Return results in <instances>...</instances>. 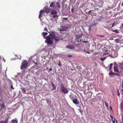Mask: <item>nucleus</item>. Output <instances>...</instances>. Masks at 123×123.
Returning a JSON list of instances; mask_svg holds the SVG:
<instances>
[{
    "label": "nucleus",
    "instance_id": "nucleus-1",
    "mask_svg": "<svg viewBox=\"0 0 123 123\" xmlns=\"http://www.w3.org/2000/svg\"><path fill=\"white\" fill-rule=\"evenodd\" d=\"M49 33V35L48 36L46 37V39L45 41V43H47L48 45L52 44L53 43V40L54 39V37L55 36V32H50Z\"/></svg>",
    "mask_w": 123,
    "mask_h": 123
},
{
    "label": "nucleus",
    "instance_id": "nucleus-2",
    "mask_svg": "<svg viewBox=\"0 0 123 123\" xmlns=\"http://www.w3.org/2000/svg\"><path fill=\"white\" fill-rule=\"evenodd\" d=\"M28 63L26 60H23L21 63L20 68L23 69L27 67Z\"/></svg>",
    "mask_w": 123,
    "mask_h": 123
},
{
    "label": "nucleus",
    "instance_id": "nucleus-3",
    "mask_svg": "<svg viewBox=\"0 0 123 123\" xmlns=\"http://www.w3.org/2000/svg\"><path fill=\"white\" fill-rule=\"evenodd\" d=\"M60 88L61 91L65 94L67 93L68 92L67 89L62 84L60 86Z\"/></svg>",
    "mask_w": 123,
    "mask_h": 123
},
{
    "label": "nucleus",
    "instance_id": "nucleus-4",
    "mask_svg": "<svg viewBox=\"0 0 123 123\" xmlns=\"http://www.w3.org/2000/svg\"><path fill=\"white\" fill-rule=\"evenodd\" d=\"M66 48L71 49H74L75 48L74 46L72 45H68L66 46Z\"/></svg>",
    "mask_w": 123,
    "mask_h": 123
},
{
    "label": "nucleus",
    "instance_id": "nucleus-5",
    "mask_svg": "<svg viewBox=\"0 0 123 123\" xmlns=\"http://www.w3.org/2000/svg\"><path fill=\"white\" fill-rule=\"evenodd\" d=\"M50 10L51 9H50L46 8H44V12H45L46 13H48L50 12Z\"/></svg>",
    "mask_w": 123,
    "mask_h": 123
},
{
    "label": "nucleus",
    "instance_id": "nucleus-6",
    "mask_svg": "<svg viewBox=\"0 0 123 123\" xmlns=\"http://www.w3.org/2000/svg\"><path fill=\"white\" fill-rule=\"evenodd\" d=\"M73 102L76 105H78L79 104V102L76 98H74L73 100Z\"/></svg>",
    "mask_w": 123,
    "mask_h": 123
},
{
    "label": "nucleus",
    "instance_id": "nucleus-7",
    "mask_svg": "<svg viewBox=\"0 0 123 123\" xmlns=\"http://www.w3.org/2000/svg\"><path fill=\"white\" fill-rule=\"evenodd\" d=\"M81 41L83 43H87V42H88V41H84L81 40H80V41H79V40H77V41H76V42H79L80 43H78L77 44H76V45L77 46L80 45V43Z\"/></svg>",
    "mask_w": 123,
    "mask_h": 123
},
{
    "label": "nucleus",
    "instance_id": "nucleus-8",
    "mask_svg": "<svg viewBox=\"0 0 123 123\" xmlns=\"http://www.w3.org/2000/svg\"><path fill=\"white\" fill-rule=\"evenodd\" d=\"M114 72L120 73V72L118 69L117 66H114Z\"/></svg>",
    "mask_w": 123,
    "mask_h": 123
},
{
    "label": "nucleus",
    "instance_id": "nucleus-9",
    "mask_svg": "<svg viewBox=\"0 0 123 123\" xmlns=\"http://www.w3.org/2000/svg\"><path fill=\"white\" fill-rule=\"evenodd\" d=\"M42 13H44V11L42 10H41L39 12V18H40L41 17L42 15Z\"/></svg>",
    "mask_w": 123,
    "mask_h": 123
},
{
    "label": "nucleus",
    "instance_id": "nucleus-10",
    "mask_svg": "<svg viewBox=\"0 0 123 123\" xmlns=\"http://www.w3.org/2000/svg\"><path fill=\"white\" fill-rule=\"evenodd\" d=\"M57 11L55 10H52L50 12V14L51 15L56 14H57Z\"/></svg>",
    "mask_w": 123,
    "mask_h": 123
},
{
    "label": "nucleus",
    "instance_id": "nucleus-11",
    "mask_svg": "<svg viewBox=\"0 0 123 123\" xmlns=\"http://www.w3.org/2000/svg\"><path fill=\"white\" fill-rule=\"evenodd\" d=\"M120 110L121 111H123V100L121 103L120 105Z\"/></svg>",
    "mask_w": 123,
    "mask_h": 123
},
{
    "label": "nucleus",
    "instance_id": "nucleus-12",
    "mask_svg": "<svg viewBox=\"0 0 123 123\" xmlns=\"http://www.w3.org/2000/svg\"><path fill=\"white\" fill-rule=\"evenodd\" d=\"M92 93H91L90 92H88L87 93V94L88 95L87 96L88 99H89L91 97L92 95Z\"/></svg>",
    "mask_w": 123,
    "mask_h": 123
},
{
    "label": "nucleus",
    "instance_id": "nucleus-13",
    "mask_svg": "<svg viewBox=\"0 0 123 123\" xmlns=\"http://www.w3.org/2000/svg\"><path fill=\"white\" fill-rule=\"evenodd\" d=\"M109 74L111 77H112L113 76H114L115 73L113 72L112 71H111L109 73Z\"/></svg>",
    "mask_w": 123,
    "mask_h": 123
},
{
    "label": "nucleus",
    "instance_id": "nucleus-14",
    "mask_svg": "<svg viewBox=\"0 0 123 123\" xmlns=\"http://www.w3.org/2000/svg\"><path fill=\"white\" fill-rule=\"evenodd\" d=\"M82 35H81L77 34L75 36V37L76 39H79L82 37Z\"/></svg>",
    "mask_w": 123,
    "mask_h": 123
},
{
    "label": "nucleus",
    "instance_id": "nucleus-15",
    "mask_svg": "<svg viewBox=\"0 0 123 123\" xmlns=\"http://www.w3.org/2000/svg\"><path fill=\"white\" fill-rule=\"evenodd\" d=\"M67 28L66 27H62L61 28V31H65L67 30Z\"/></svg>",
    "mask_w": 123,
    "mask_h": 123
},
{
    "label": "nucleus",
    "instance_id": "nucleus-16",
    "mask_svg": "<svg viewBox=\"0 0 123 123\" xmlns=\"http://www.w3.org/2000/svg\"><path fill=\"white\" fill-rule=\"evenodd\" d=\"M51 85L53 86V88L52 90H55L56 89V87L55 86V85L52 82H51Z\"/></svg>",
    "mask_w": 123,
    "mask_h": 123
},
{
    "label": "nucleus",
    "instance_id": "nucleus-17",
    "mask_svg": "<svg viewBox=\"0 0 123 123\" xmlns=\"http://www.w3.org/2000/svg\"><path fill=\"white\" fill-rule=\"evenodd\" d=\"M56 41H58L59 40V37L58 36H55L54 37V39Z\"/></svg>",
    "mask_w": 123,
    "mask_h": 123
},
{
    "label": "nucleus",
    "instance_id": "nucleus-18",
    "mask_svg": "<svg viewBox=\"0 0 123 123\" xmlns=\"http://www.w3.org/2000/svg\"><path fill=\"white\" fill-rule=\"evenodd\" d=\"M54 2H52L50 5V6L51 7H52L53 8H54Z\"/></svg>",
    "mask_w": 123,
    "mask_h": 123
},
{
    "label": "nucleus",
    "instance_id": "nucleus-19",
    "mask_svg": "<svg viewBox=\"0 0 123 123\" xmlns=\"http://www.w3.org/2000/svg\"><path fill=\"white\" fill-rule=\"evenodd\" d=\"M25 89L24 88H21L22 91L24 94L26 92Z\"/></svg>",
    "mask_w": 123,
    "mask_h": 123
},
{
    "label": "nucleus",
    "instance_id": "nucleus-20",
    "mask_svg": "<svg viewBox=\"0 0 123 123\" xmlns=\"http://www.w3.org/2000/svg\"><path fill=\"white\" fill-rule=\"evenodd\" d=\"M69 97L71 100H73L75 98V97L73 96V95H70Z\"/></svg>",
    "mask_w": 123,
    "mask_h": 123
},
{
    "label": "nucleus",
    "instance_id": "nucleus-21",
    "mask_svg": "<svg viewBox=\"0 0 123 123\" xmlns=\"http://www.w3.org/2000/svg\"><path fill=\"white\" fill-rule=\"evenodd\" d=\"M120 123H123V114L122 116L121 120H120Z\"/></svg>",
    "mask_w": 123,
    "mask_h": 123
},
{
    "label": "nucleus",
    "instance_id": "nucleus-22",
    "mask_svg": "<svg viewBox=\"0 0 123 123\" xmlns=\"http://www.w3.org/2000/svg\"><path fill=\"white\" fill-rule=\"evenodd\" d=\"M18 121L17 120L13 119L12 121V123H17Z\"/></svg>",
    "mask_w": 123,
    "mask_h": 123
},
{
    "label": "nucleus",
    "instance_id": "nucleus-23",
    "mask_svg": "<svg viewBox=\"0 0 123 123\" xmlns=\"http://www.w3.org/2000/svg\"><path fill=\"white\" fill-rule=\"evenodd\" d=\"M112 31L113 32H115L117 33H119V31L117 29L116 30H112Z\"/></svg>",
    "mask_w": 123,
    "mask_h": 123
},
{
    "label": "nucleus",
    "instance_id": "nucleus-24",
    "mask_svg": "<svg viewBox=\"0 0 123 123\" xmlns=\"http://www.w3.org/2000/svg\"><path fill=\"white\" fill-rule=\"evenodd\" d=\"M56 5L58 6V8H59L60 7V4L59 2H57L56 3Z\"/></svg>",
    "mask_w": 123,
    "mask_h": 123
},
{
    "label": "nucleus",
    "instance_id": "nucleus-25",
    "mask_svg": "<svg viewBox=\"0 0 123 123\" xmlns=\"http://www.w3.org/2000/svg\"><path fill=\"white\" fill-rule=\"evenodd\" d=\"M113 64L111 63L110 65V68H109V70H111V68L113 66Z\"/></svg>",
    "mask_w": 123,
    "mask_h": 123
},
{
    "label": "nucleus",
    "instance_id": "nucleus-26",
    "mask_svg": "<svg viewBox=\"0 0 123 123\" xmlns=\"http://www.w3.org/2000/svg\"><path fill=\"white\" fill-rule=\"evenodd\" d=\"M43 37L44 36H46L48 34V33L46 32H43Z\"/></svg>",
    "mask_w": 123,
    "mask_h": 123
},
{
    "label": "nucleus",
    "instance_id": "nucleus-27",
    "mask_svg": "<svg viewBox=\"0 0 123 123\" xmlns=\"http://www.w3.org/2000/svg\"><path fill=\"white\" fill-rule=\"evenodd\" d=\"M58 16L56 15H54L52 16V17L54 18H58Z\"/></svg>",
    "mask_w": 123,
    "mask_h": 123
},
{
    "label": "nucleus",
    "instance_id": "nucleus-28",
    "mask_svg": "<svg viewBox=\"0 0 123 123\" xmlns=\"http://www.w3.org/2000/svg\"><path fill=\"white\" fill-rule=\"evenodd\" d=\"M2 65L1 64L0 65V72L1 73L2 72Z\"/></svg>",
    "mask_w": 123,
    "mask_h": 123
},
{
    "label": "nucleus",
    "instance_id": "nucleus-29",
    "mask_svg": "<svg viewBox=\"0 0 123 123\" xmlns=\"http://www.w3.org/2000/svg\"><path fill=\"white\" fill-rule=\"evenodd\" d=\"M105 106L107 108H108V103L106 102L105 101Z\"/></svg>",
    "mask_w": 123,
    "mask_h": 123
},
{
    "label": "nucleus",
    "instance_id": "nucleus-30",
    "mask_svg": "<svg viewBox=\"0 0 123 123\" xmlns=\"http://www.w3.org/2000/svg\"><path fill=\"white\" fill-rule=\"evenodd\" d=\"M92 26L91 25H90L89 27L88 28V30L89 31H91V28H92Z\"/></svg>",
    "mask_w": 123,
    "mask_h": 123
},
{
    "label": "nucleus",
    "instance_id": "nucleus-31",
    "mask_svg": "<svg viewBox=\"0 0 123 123\" xmlns=\"http://www.w3.org/2000/svg\"><path fill=\"white\" fill-rule=\"evenodd\" d=\"M106 58L105 57L104 58H101L100 59L102 61H103L106 59Z\"/></svg>",
    "mask_w": 123,
    "mask_h": 123
},
{
    "label": "nucleus",
    "instance_id": "nucleus-32",
    "mask_svg": "<svg viewBox=\"0 0 123 123\" xmlns=\"http://www.w3.org/2000/svg\"><path fill=\"white\" fill-rule=\"evenodd\" d=\"M114 41L115 42H116L117 43H118L119 41V40L118 39H115Z\"/></svg>",
    "mask_w": 123,
    "mask_h": 123
},
{
    "label": "nucleus",
    "instance_id": "nucleus-33",
    "mask_svg": "<svg viewBox=\"0 0 123 123\" xmlns=\"http://www.w3.org/2000/svg\"><path fill=\"white\" fill-rule=\"evenodd\" d=\"M1 107H2V108H4L5 107V104L4 103H3V104H2Z\"/></svg>",
    "mask_w": 123,
    "mask_h": 123
},
{
    "label": "nucleus",
    "instance_id": "nucleus-34",
    "mask_svg": "<svg viewBox=\"0 0 123 123\" xmlns=\"http://www.w3.org/2000/svg\"><path fill=\"white\" fill-rule=\"evenodd\" d=\"M33 63H35V65L36 66V67H37V62H35L34 61H33Z\"/></svg>",
    "mask_w": 123,
    "mask_h": 123
},
{
    "label": "nucleus",
    "instance_id": "nucleus-35",
    "mask_svg": "<svg viewBox=\"0 0 123 123\" xmlns=\"http://www.w3.org/2000/svg\"><path fill=\"white\" fill-rule=\"evenodd\" d=\"M117 94L119 96H120V93L119 92V90H118H118H117Z\"/></svg>",
    "mask_w": 123,
    "mask_h": 123
},
{
    "label": "nucleus",
    "instance_id": "nucleus-36",
    "mask_svg": "<svg viewBox=\"0 0 123 123\" xmlns=\"http://www.w3.org/2000/svg\"><path fill=\"white\" fill-rule=\"evenodd\" d=\"M44 31H46L48 32L47 29L46 28H45L44 29Z\"/></svg>",
    "mask_w": 123,
    "mask_h": 123
},
{
    "label": "nucleus",
    "instance_id": "nucleus-37",
    "mask_svg": "<svg viewBox=\"0 0 123 123\" xmlns=\"http://www.w3.org/2000/svg\"><path fill=\"white\" fill-rule=\"evenodd\" d=\"M67 56L68 57H69L70 58L72 57V56L70 54H69Z\"/></svg>",
    "mask_w": 123,
    "mask_h": 123
},
{
    "label": "nucleus",
    "instance_id": "nucleus-38",
    "mask_svg": "<svg viewBox=\"0 0 123 123\" xmlns=\"http://www.w3.org/2000/svg\"><path fill=\"white\" fill-rule=\"evenodd\" d=\"M11 88L12 89H14V88L13 87V86L12 85H11Z\"/></svg>",
    "mask_w": 123,
    "mask_h": 123
},
{
    "label": "nucleus",
    "instance_id": "nucleus-39",
    "mask_svg": "<svg viewBox=\"0 0 123 123\" xmlns=\"http://www.w3.org/2000/svg\"><path fill=\"white\" fill-rule=\"evenodd\" d=\"M8 118H7L6 119V121H5V122L4 123H7V122H8Z\"/></svg>",
    "mask_w": 123,
    "mask_h": 123
},
{
    "label": "nucleus",
    "instance_id": "nucleus-40",
    "mask_svg": "<svg viewBox=\"0 0 123 123\" xmlns=\"http://www.w3.org/2000/svg\"><path fill=\"white\" fill-rule=\"evenodd\" d=\"M79 111L81 113H82L83 112V111L81 109H80L79 110Z\"/></svg>",
    "mask_w": 123,
    "mask_h": 123
},
{
    "label": "nucleus",
    "instance_id": "nucleus-41",
    "mask_svg": "<svg viewBox=\"0 0 123 123\" xmlns=\"http://www.w3.org/2000/svg\"><path fill=\"white\" fill-rule=\"evenodd\" d=\"M97 35L98 36H99L101 37H104V35L101 36V35Z\"/></svg>",
    "mask_w": 123,
    "mask_h": 123
},
{
    "label": "nucleus",
    "instance_id": "nucleus-42",
    "mask_svg": "<svg viewBox=\"0 0 123 123\" xmlns=\"http://www.w3.org/2000/svg\"><path fill=\"white\" fill-rule=\"evenodd\" d=\"M114 65H116L117 66H117V63L116 62H115L114 63Z\"/></svg>",
    "mask_w": 123,
    "mask_h": 123
},
{
    "label": "nucleus",
    "instance_id": "nucleus-43",
    "mask_svg": "<svg viewBox=\"0 0 123 123\" xmlns=\"http://www.w3.org/2000/svg\"><path fill=\"white\" fill-rule=\"evenodd\" d=\"M74 9L73 8H72V9H71V12H74Z\"/></svg>",
    "mask_w": 123,
    "mask_h": 123
},
{
    "label": "nucleus",
    "instance_id": "nucleus-44",
    "mask_svg": "<svg viewBox=\"0 0 123 123\" xmlns=\"http://www.w3.org/2000/svg\"><path fill=\"white\" fill-rule=\"evenodd\" d=\"M115 24V22H114L113 23V24H112V25L111 26V27H113L114 26Z\"/></svg>",
    "mask_w": 123,
    "mask_h": 123
},
{
    "label": "nucleus",
    "instance_id": "nucleus-45",
    "mask_svg": "<svg viewBox=\"0 0 123 123\" xmlns=\"http://www.w3.org/2000/svg\"><path fill=\"white\" fill-rule=\"evenodd\" d=\"M114 120L115 121H116V123H117V120H116L115 119V118H114Z\"/></svg>",
    "mask_w": 123,
    "mask_h": 123
},
{
    "label": "nucleus",
    "instance_id": "nucleus-46",
    "mask_svg": "<svg viewBox=\"0 0 123 123\" xmlns=\"http://www.w3.org/2000/svg\"><path fill=\"white\" fill-rule=\"evenodd\" d=\"M92 11V10H90L88 12V14H90L91 12Z\"/></svg>",
    "mask_w": 123,
    "mask_h": 123
},
{
    "label": "nucleus",
    "instance_id": "nucleus-47",
    "mask_svg": "<svg viewBox=\"0 0 123 123\" xmlns=\"http://www.w3.org/2000/svg\"><path fill=\"white\" fill-rule=\"evenodd\" d=\"M84 51L88 54H90V52H89L87 51Z\"/></svg>",
    "mask_w": 123,
    "mask_h": 123
},
{
    "label": "nucleus",
    "instance_id": "nucleus-48",
    "mask_svg": "<svg viewBox=\"0 0 123 123\" xmlns=\"http://www.w3.org/2000/svg\"><path fill=\"white\" fill-rule=\"evenodd\" d=\"M2 58H3L2 56H0V60H1Z\"/></svg>",
    "mask_w": 123,
    "mask_h": 123
},
{
    "label": "nucleus",
    "instance_id": "nucleus-49",
    "mask_svg": "<svg viewBox=\"0 0 123 123\" xmlns=\"http://www.w3.org/2000/svg\"><path fill=\"white\" fill-rule=\"evenodd\" d=\"M112 122L113 123H115V121L114 120H112Z\"/></svg>",
    "mask_w": 123,
    "mask_h": 123
},
{
    "label": "nucleus",
    "instance_id": "nucleus-50",
    "mask_svg": "<svg viewBox=\"0 0 123 123\" xmlns=\"http://www.w3.org/2000/svg\"><path fill=\"white\" fill-rule=\"evenodd\" d=\"M63 19H65V20H67L68 19V18H63Z\"/></svg>",
    "mask_w": 123,
    "mask_h": 123
},
{
    "label": "nucleus",
    "instance_id": "nucleus-51",
    "mask_svg": "<svg viewBox=\"0 0 123 123\" xmlns=\"http://www.w3.org/2000/svg\"><path fill=\"white\" fill-rule=\"evenodd\" d=\"M110 117H111V119H112V120H113V117L111 115L110 116Z\"/></svg>",
    "mask_w": 123,
    "mask_h": 123
},
{
    "label": "nucleus",
    "instance_id": "nucleus-52",
    "mask_svg": "<svg viewBox=\"0 0 123 123\" xmlns=\"http://www.w3.org/2000/svg\"><path fill=\"white\" fill-rule=\"evenodd\" d=\"M115 74L116 75H117L119 76H120L119 74L118 73H115Z\"/></svg>",
    "mask_w": 123,
    "mask_h": 123
},
{
    "label": "nucleus",
    "instance_id": "nucleus-53",
    "mask_svg": "<svg viewBox=\"0 0 123 123\" xmlns=\"http://www.w3.org/2000/svg\"><path fill=\"white\" fill-rule=\"evenodd\" d=\"M122 87L123 88V79H122Z\"/></svg>",
    "mask_w": 123,
    "mask_h": 123
},
{
    "label": "nucleus",
    "instance_id": "nucleus-54",
    "mask_svg": "<svg viewBox=\"0 0 123 123\" xmlns=\"http://www.w3.org/2000/svg\"><path fill=\"white\" fill-rule=\"evenodd\" d=\"M97 23H94L93 24V25H96V24H97Z\"/></svg>",
    "mask_w": 123,
    "mask_h": 123
},
{
    "label": "nucleus",
    "instance_id": "nucleus-55",
    "mask_svg": "<svg viewBox=\"0 0 123 123\" xmlns=\"http://www.w3.org/2000/svg\"><path fill=\"white\" fill-rule=\"evenodd\" d=\"M121 65H123V63H120Z\"/></svg>",
    "mask_w": 123,
    "mask_h": 123
},
{
    "label": "nucleus",
    "instance_id": "nucleus-56",
    "mask_svg": "<svg viewBox=\"0 0 123 123\" xmlns=\"http://www.w3.org/2000/svg\"><path fill=\"white\" fill-rule=\"evenodd\" d=\"M49 70L50 71H52V69L51 68H49Z\"/></svg>",
    "mask_w": 123,
    "mask_h": 123
},
{
    "label": "nucleus",
    "instance_id": "nucleus-57",
    "mask_svg": "<svg viewBox=\"0 0 123 123\" xmlns=\"http://www.w3.org/2000/svg\"><path fill=\"white\" fill-rule=\"evenodd\" d=\"M4 122L3 121H1V122H0V123H3Z\"/></svg>",
    "mask_w": 123,
    "mask_h": 123
},
{
    "label": "nucleus",
    "instance_id": "nucleus-58",
    "mask_svg": "<svg viewBox=\"0 0 123 123\" xmlns=\"http://www.w3.org/2000/svg\"><path fill=\"white\" fill-rule=\"evenodd\" d=\"M121 6H123V2L122 3V4Z\"/></svg>",
    "mask_w": 123,
    "mask_h": 123
},
{
    "label": "nucleus",
    "instance_id": "nucleus-59",
    "mask_svg": "<svg viewBox=\"0 0 123 123\" xmlns=\"http://www.w3.org/2000/svg\"><path fill=\"white\" fill-rule=\"evenodd\" d=\"M110 108L111 110H112V107L111 106H110Z\"/></svg>",
    "mask_w": 123,
    "mask_h": 123
},
{
    "label": "nucleus",
    "instance_id": "nucleus-60",
    "mask_svg": "<svg viewBox=\"0 0 123 123\" xmlns=\"http://www.w3.org/2000/svg\"><path fill=\"white\" fill-rule=\"evenodd\" d=\"M121 25L122 26V27L123 28V24H121Z\"/></svg>",
    "mask_w": 123,
    "mask_h": 123
},
{
    "label": "nucleus",
    "instance_id": "nucleus-61",
    "mask_svg": "<svg viewBox=\"0 0 123 123\" xmlns=\"http://www.w3.org/2000/svg\"><path fill=\"white\" fill-rule=\"evenodd\" d=\"M108 54V53H105V55L107 54Z\"/></svg>",
    "mask_w": 123,
    "mask_h": 123
},
{
    "label": "nucleus",
    "instance_id": "nucleus-62",
    "mask_svg": "<svg viewBox=\"0 0 123 123\" xmlns=\"http://www.w3.org/2000/svg\"><path fill=\"white\" fill-rule=\"evenodd\" d=\"M122 91L123 92V89H122Z\"/></svg>",
    "mask_w": 123,
    "mask_h": 123
},
{
    "label": "nucleus",
    "instance_id": "nucleus-63",
    "mask_svg": "<svg viewBox=\"0 0 123 123\" xmlns=\"http://www.w3.org/2000/svg\"><path fill=\"white\" fill-rule=\"evenodd\" d=\"M21 57L20 58V60H21Z\"/></svg>",
    "mask_w": 123,
    "mask_h": 123
},
{
    "label": "nucleus",
    "instance_id": "nucleus-64",
    "mask_svg": "<svg viewBox=\"0 0 123 123\" xmlns=\"http://www.w3.org/2000/svg\"><path fill=\"white\" fill-rule=\"evenodd\" d=\"M5 60L4 61V62H5Z\"/></svg>",
    "mask_w": 123,
    "mask_h": 123
}]
</instances>
